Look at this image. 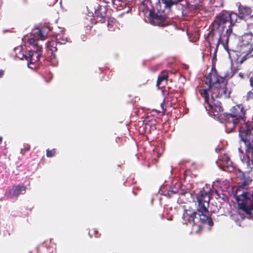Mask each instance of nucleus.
I'll return each mask as SVG.
<instances>
[{"label": "nucleus", "mask_w": 253, "mask_h": 253, "mask_svg": "<svg viewBox=\"0 0 253 253\" xmlns=\"http://www.w3.org/2000/svg\"><path fill=\"white\" fill-rule=\"evenodd\" d=\"M253 98V92L252 91H249L247 92L246 100L249 101Z\"/></svg>", "instance_id": "cd10ccee"}, {"label": "nucleus", "mask_w": 253, "mask_h": 253, "mask_svg": "<svg viewBox=\"0 0 253 253\" xmlns=\"http://www.w3.org/2000/svg\"><path fill=\"white\" fill-rule=\"evenodd\" d=\"M170 192H171L172 193H173V194H176V193H177V192L174 191H173V190H171Z\"/></svg>", "instance_id": "f704fd0d"}, {"label": "nucleus", "mask_w": 253, "mask_h": 253, "mask_svg": "<svg viewBox=\"0 0 253 253\" xmlns=\"http://www.w3.org/2000/svg\"><path fill=\"white\" fill-rule=\"evenodd\" d=\"M2 139H3V137L1 136H0V144L1 143L2 141Z\"/></svg>", "instance_id": "72a5a7b5"}, {"label": "nucleus", "mask_w": 253, "mask_h": 253, "mask_svg": "<svg viewBox=\"0 0 253 253\" xmlns=\"http://www.w3.org/2000/svg\"><path fill=\"white\" fill-rule=\"evenodd\" d=\"M239 135L246 145V155L248 162L253 164V116L252 121L242 124L239 129Z\"/></svg>", "instance_id": "f03ea898"}, {"label": "nucleus", "mask_w": 253, "mask_h": 253, "mask_svg": "<svg viewBox=\"0 0 253 253\" xmlns=\"http://www.w3.org/2000/svg\"><path fill=\"white\" fill-rule=\"evenodd\" d=\"M103 1L106 3V4L107 3H109L110 2V1H111V2H113L114 0H103Z\"/></svg>", "instance_id": "473e14b6"}, {"label": "nucleus", "mask_w": 253, "mask_h": 253, "mask_svg": "<svg viewBox=\"0 0 253 253\" xmlns=\"http://www.w3.org/2000/svg\"><path fill=\"white\" fill-rule=\"evenodd\" d=\"M229 39H228L227 42L226 40V38H224L223 37L219 36V39H218V42L215 44V47L214 49V54L215 56H216V53L217 51L218 46L220 43H221L224 48L228 50V43H229Z\"/></svg>", "instance_id": "6ab92c4d"}, {"label": "nucleus", "mask_w": 253, "mask_h": 253, "mask_svg": "<svg viewBox=\"0 0 253 253\" xmlns=\"http://www.w3.org/2000/svg\"><path fill=\"white\" fill-rule=\"evenodd\" d=\"M249 43L251 45V47L248 54L252 53V51L253 50V37L251 38L250 42H249Z\"/></svg>", "instance_id": "c85d7f7f"}, {"label": "nucleus", "mask_w": 253, "mask_h": 253, "mask_svg": "<svg viewBox=\"0 0 253 253\" xmlns=\"http://www.w3.org/2000/svg\"><path fill=\"white\" fill-rule=\"evenodd\" d=\"M216 32H217L216 30H213L212 28L206 38V40L208 42L210 48L212 47L211 45L216 44L219 39V35L218 34V36L217 37Z\"/></svg>", "instance_id": "2eb2a0df"}, {"label": "nucleus", "mask_w": 253, "mask_h": 253, "mask_svg": "<svg viewBox=\"0 0 253 253\" xmlns=\"http://www.w3.org/2000/svg\"><path fill=\"white\" fill-rule=\"evenodd\" d=\"M162 2L165 4V8L170 9L171 7L174 5H176L180 1H177L176 0H161Z\"/></svg>", "instance_id": "5701e85b"}, {"label": "nucleus", "mask_w": 253, "mask_h": 253, "mask_svg": "<svg viewBox=\"0 0 253 253\" xmlns=\"http://www.w3.org/2000/svg\"><path fill=\"white\" fill-rule=\"evenodd\" d=\"M227 81L226 80L221 82L218 85L211 87V99L223 98H229L231 92V89L227 88Z\"/></svg>", "instance_id": "0eeeda50"}, {"label": "nucleus", "mask_w": 253, "mask_h": 253, "mask_svg": "<svg viewBox=\"0 0 253 253\" xmlns=\"http://www.w3.org/2000/svg\"><path fill=\"white\" fill-rule=\"evenodd\" d=\"M163 94H164V95H168V93L166 94L164 91H163Z\"/></svg>", "instance_id": "c9c22d12"}, {"label": "nucleus", "mask_w": 253, "mask_h": 253, "mask_svg": "<svg viewBox=\"0 0 253 253\" xmlns=\"http://www.w3.org/2000/svg\"><path fill=\"white\" fill-rule=\"evenodd\" d=\"M57 44V42H56L51 41L49 42L47 44V48L51 51L52 56H53V58L55 57V55L54 54V52L57 50L56 47Z\"/></svg>", "instance_id": "412c9836"}, {"label": "nucleus", "mask_w": 253, "mask_h": 253, "mask_svg": "<svg viewBox=\"0 0 253 253\" xmlns=\"http://www.w3.org/2000/svg\"><path fill=\"white\" fill-rule=\"evenodd\" d=\"M30 149V146L29 144H26L24 146V148L21 149V153L24 155L26 152H28Z\"/></svg>", "instance_id": "bb28decb"}, {"label": "nucleus", "mask_w": 253, "mask_h": 253, "mask_svg": "<svg viewBox=\"0 0 253 253\" xmlns=\"http://www.w3.org/2000/svg\"><path fill=\"white\" fill-rule=\"evenodd\" d=\"M219 160L222 161L224 167H226L227 169V170L229 171H232L234 170V168L232 166H229L228 165L229 162H230V158L227 156L226 155H224V156H221Z\"/></svg>", "instance_id": "aec40b11"}, {"label": "nucleus", "mask_w": 253, "mask_h": 253, "mask_svg": "<svg viewBox=\"0 0 253 253\" xmlns=\"http://www.w3.org/2000/svg\"><path fill=\"white\" fill-rule=\"evenodd\" d=\"M65 29H62L60 32L55 35L56 42L60 44H65L66 42H71L69 37L65 34Z\"/></svg>", "instance_id": "dca6fc26"}, {"label": "nucleus", "mask_w": 253, "mask_h": 253, "mask_svg": "<svg viewBox=\"0 0 253 253\" xmlns=\"http://www.w3.org/2000/svg\"><path fill=\"white\" fill-rule=\"evenodd\" d=\"M237 69L231 67L222 77L218 76L214 66H212L211 71L208 76H205V84L208 85L209 89L214 85H218L221 82L225 81L226 79L231 78L237 72Z\"/></svg>", "instance_id": "39448f33"}, {"label": "nucleus", "mask_w": 253, "mask_h": 253, "mask_svg": "<svg viewBox=\"0 0 253 253\" xmlns=\"http://www.w3.org/2000/svg\"><path fill=\"white\" fill-rule=\"evenodd\" d=\"M108 11V5L104 6L98 5L95 11V17L97 22L101 23L105 21L106 13Z\"/></svg>", "instance_id": "ddd939ff"}, {"label": "nucleus", "mask_w": 253, "mask_h": 253, "mask_svg": "<svg viewBox=\"0 0 253 253\" xmlns=\"http://www.w3.org/2000/svg\"><path fill=\"white\" fill-rule=\"evenodd\" d=\"M250 85L252 87L253 89V76L250 79Z\"/></svg>", "instance_id": "7c9ffc66"}, {"label": "nucleus", "mask_w": 253, "mask_h": 253, "mask_svg": "<svg viewBox=\"0 0 253 253\" xmlns=\"http://www.w3.org/2000/svg\"><path fill=\"white\" fill-rule=\"evenodd\" d=\"M56 153V149L53 148L51 150L47 149L46 151V156L47 157H52L55 155Z\"/></svg>", "instance_id": "a878e982"}, {"label": "nucleus", "mask_w": 253, "mask_h": 253, "mask_svg": "<svg viewBox=\"0 0 253 253\" xmlns=\"http://www.w3.org/2000/svg\"><path fill=\"white\" fill-rule=\"evenodd\" d=\"M161 216L162 218H164V215L163 214H162L161 215Z\"/></svg>", "instance_id": "e433bc0d"}, {"label": "nucleus", "mask_w": 253, "mask_h": 253, "mask_svg": "<svg viewBox=\"0 0 253 253\" xmlns=\"http://www.w3.org/2000/svg\"><path fill=\"white\" fill-rule=\"evenodd\" d=\"M210 190H205L204 188L200 189L196 194V198L198 203V207H203L206 210V207H209L210 201Z\"/></svg>", "instance_id": "6e6552de"}, {"label": "nucleus", "mask_w": 253, "mask_h": 253, "mask_svg": "<svg viewBox=\"0 0 253 253\" xmlns=\"http://www.w3.org/2000/svg\"><path fill=\"white\" fill-rule=\"evenodd\" d=\"M44 30L45 28H42L41 29L37 28L33 30L32 33L34 36V39L37 38L41 40H44L47 36V33Z\"/></svg>", "instance_id": "f3484780"}, {"label": "nucleus", "mask_w": 253, "mask_h": 253, "mask_svg": "<svg viewBox=\"0 0 253 253\" xmlns=\"http://www.w3.org/2000/svg\"><path fill=\"white\" fill-rule=\"evenodd\" d=\"M209 90H210V89H209V87L207 88H203L199 90V93L201 94V95L205 98V101L208 104L209 103L211 99H210L209 98Z\"/></svg>", "instance_id": "4be33fe9"}, {"label": "nucleus", "mask_w": 253, "mask_h": 253, "mask_svg": "<svg viewBox=\"0 0 253 253\" xmlns=\"http://www.w3.org/2000/svg\"><path fill=\"white\" fill-rule=\"evenodd\" d=\"M177 0V1H180L181 2V1H183V0Z\"/></svg>", "instance_id": "4c0bfd02"}, {"label": "nucleus", "mask_w": 253, "mask_h": 253, "mask_svg": "<svg viewBox=\"0 0 253 253\" xmlns=\"http://www.w3.org/2000/svg\"><path fill=\"white\" fill-rule=\"evenodd\" d=\"M29 42L32 46L33 49L29 51L27 54L23 55L26 60L29 61V64H33L39 61L42 55V47L38 43V41L34 39H30Z\"/></svg>", "instance_id": "423d86ee"}, {"label": "nucleus", "mask_w": 253, "mask_h": 253, "mask_svg": "<svg viewBox=\"0 0 253 253\" xmlns=\"http://www.w3.org/2000/svg\"><path fill=\"white\" fill-rule=\"evenodd\" d=\"M246 110L242 104L236 105L231 107L229 113H226L225 117V126L227 131H232L236 126L243 122L244 124L246 120Z\"/></svg>", "instance_id": "7ed1b4c3"}, {"label": "nucleus", "mask_w": 253, "mask_h": 253, "mask_svg": "<svg viewBox=\"0 0 253 253\" xmlns=\"http://www.w3.org/2000/svg\"><path fill=\"white\" fill-rule=\"evenodd\" d=\"M252 12V9L251 7L240 3L238 6V14H237L238 19L242 20L245 17L250 16Z\"/></svg>", "instance_id": "4468645a"}, {"label": "nucleus", "mask_w": 253, "mask_h": 253, "mask_svg": "<svg viewBox=\"0 0 253 253\" xmlns=\"http://www.w3.org/2000/svg\"><path fill=\"white\" fill-rule=\"evenodd\" d=\"M88 234L90 237H92L93 236H94L95 238H98L101 235V234L99 233L97 230L95 228H93L89 230Z\"/></svg>", "instance_id": "393cba45"}, {"label": "nucleus", "mask_w": 253, "mask_h": 253, "mask_svg": "<svg viewBox=\"0 0 253 253\" xmlns=\"http://www.w3.org/2000/svg\"><path fill=\"white\" fill-rule=\"evenodd\" d=\"M4 71L2 70H0V78H1L4 75Z\"/></svg>", "instance_id": "2f4dec72"}, {"label": "nucleus", "mask_w": 253, "mask_h": 253, "mask_svg": "<svg viewBox=\"0 0 253 253\" xmlns=\"http://www.w3.org/2000/svg\"><path fill=\"white\" fill-rule=\"evenodd\" d=\"M169 78V74L167 71L164 70L161 72L158 77L156 85L158 87H160V85L163 82L167 83Z\"/></svg>", "instance_id": "a211bd4d"}, {"label": "nucleus", "mask_w": 253, "mask_h": 253, "mask_svg": "<svg viewBox=\"0 0 253 253\" xmlns=\"http://www.w3.org/2000/svg\"><path fill=\"white\" fill-rule=\"evenodd\" d=\"M167 18L168 17L166 14H159L152 12H150L149 14V19L151 23L155 25L165 26Z\"/></svg>", "instance_id": "9b49d317"}, {"label": "nucleus", "mask_w": 253, "mask_h": 253, "mask_svg": "<svg viewBox=\"0 0 253 253\" xmlns=\"http://www.w3.org/2000/svg\"><path fill=\"white\" fill-rule=\"evenodd\" d=\"M197 227H198V229H197V230H196L195 231V233H197V234H199V233H200L202 231V226L201 225H197Z\"/></svg>", "instance_id": "c756f323"}, {"label": "nucleus", "mask_w": 253, "mask_h": 253, "mask_svg": "<svg viewBox=\"0 0 253 253\" xmlns=\"http://www.w3.org/2000/svg\"><path fill=\"white\" fill-rule=\"evenodd\" d=\"M207 104L209 107L208 113L211 116L216 117L223 111L221 102L215 99H211V101Z\"/></svg>", "instance_id": "9d476101"}, {"label": "nucleus", "mask_w": 253, "mask_h": 253, "mask_svg": "<svg viewBox=\"0 0 253 253\" xmlns=\"http://www.w3.org/2000/svg\"><path fill=\"white\" fill-rule=\"evenodd\" d=\"M208 207H206L205 210L203 207L197 208V211L190 209H185L183 213L182 218L186 224L190 223L192 226L196 225L195 221V218L196 215L199 216V220L203 224H208L210 226L213 225V222L211 218V214L208 209Z\"/></svg>", "instance_id": "20e7f679"}, {"label": "nucleus", "mask_w": 253, "mask_h": 253, "mask_svg": "<svg viewBox=\"0 0 253 253\" xmlns=\"http://www.w3.org/2000/svg\"><path fill=\"white\" fill-rule=\"evenodd\" d=\"M238 22L237 14L233 11L222 10L217 14L212 23L213 30H216L219 36L228 39L233 32V27Z\"/></svg>", "instance_id": "f257e3e1"}, {"label": "nucleus", "mask_w": 253, "mask_h": 253, "mask_svg": "<svg viewBox=\"0 0 253 253\" xmlns=\"http://www.w3.org/2000/svg\"><path fill=\"white\" fill-rule=\"evenodd\" d=\"M26 189L27 187L23 185H13L12 187L8 188L7 193L10 198H17L20 194H24Z\"/></svg>", "instance_id": "f8f14e48"}, {"label": "nucleus", "mask_w": 253, "mask_h": 253, "mask_svg": "<svg viewBox=\"0 0 253 253\" xmlns=\"http://www.w3.org/2000/svg\"><path fill=\"white\" fill-rule=\"evenodd\" d=\"M246 192H243L240 195L236 196V200L238 202L239 208L243 210L247 214H251V210H253V191L252 195L253 199V203L250 207L246 205V200L248 199Z\"/></svg>", "instance_id": "1a4fd4ad"}, {"label": "nucleus", "mask_w": 253, "mask_h": 253, "mask_svg": "<svg viewBox=\"0 0 253 253\" xmlns=\"http://www.w3.org/2000/svg\"><path fill=\"white\" fill-rule=\"evenodd\" d=\"M116 22L114 20L109 19L108 21L107 28L110 31H114L116 29Z\"/></svg>", "instance_id": "b1692460"}]
</instances>
